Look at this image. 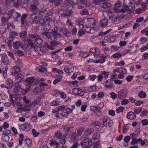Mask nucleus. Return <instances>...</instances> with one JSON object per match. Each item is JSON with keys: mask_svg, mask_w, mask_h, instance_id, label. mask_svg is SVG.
Listing matches in <instances>:
<instances>
[{"mask_svg": "<svg viewBox=\"0 0 148 148\" xmlns=\"http://www.w3.org/2000/svg\"><path fill=\"white\" fill-rule=\"evenodd\" d=\"M29 36L32 38H35V40L34 43L31 39H28L27 42L28 45H30L32 48H34L37 47L38 49H40L42 51H47V48L53 49V46H55L60 43L59 42L52 41L51 43V46H50L48 43H46L43 46L40 47H39V45L42 43V41L39 35H38L37 34H30Z\"/></svg>", "mask_w": 148, "mask_h": 148, "instance_id": "nucleus-1", "label": "nucleus"}, {"mask_svg": "<svg viewBox=\"0 0 148 148\" xmlns=\"http://www.w3.org/2000/svg\"><path fill=\"white\" fill-rule=\"evenodd\" d=\"M61 33H62L64 35H66L67 36H70L71 33L68 32L66 29L65 27L63 28H59L56 27L54 28V30L53 31L52 33L50 32H46L43 33V34L48 38H51V39H56L58 37H60L61 36Z\"/></svg>", "mask_w": 148, "mask_h": 148, "instance_id": "nucleus-2", "label": "nucleus"}, {"mask_svg": "<svg viewBox=\"0 0 148 148\" xmlns=\"http://www.w3.org/2000/svg\"><path fill=\"white\" fill-rule=\"evenodd\" d=\"M30 16L32 19L33 22L38 23L39 21L44 25V29L46 28L47 29H49L51 28V27L49 24L50 20L49 19L48 17H43L40 19V15L36 16L35 14H31Z\"/></svg>", "mask_w": 148, "mask_h": 148, "instance_id": "nucleus-3", "label": "nucleus"}, {"mask_svg": "<svg viewBox=\"0 0 148 148\" xmlns=\"http://www.w3.org/2000/svg\"><path fill=\"white\" fill-rule=\"evenodd\" d=\"M38 80L35 78V77L32 76L27 77L24 81V84L25 86H28L26 89L22 90V93L23 94H26L30 90L31 85H34L38 82Z\"/></svg>", "mask_w": 148, "mask_h": 148, "instance_id": "nucleus-4", "label": "nucleus"}, {"mask_svg": "<svg viewBox=\"0 0 148 148\" xmlns=\"http://www.w3.org/2000/svg\"><path fill=\"white\" fill-rule=\"evenodd\" d=\"M102 122V125L103 127H110L112 126L113 124V121L108 116H103L101 120Z\"/></svg>", "mask_w": 148, "mask_h": 148, "instance_id": "nucleus-5", "label": "nucleus"}, {"mask_svg": "<svg viewBox=\"0 0 148 148\" xmlns=\"http://www.w3.org/2000/svg\"><path fill=\"white\" fill-rule=\"evenodd\" d=\"M92 143V140L90 138H87L82 141L81 143V145L83 148H88L90 147Z\"/></svg>", "mask_w": 148, "mask_h": 148, "instance_id": "nucleus-6", "label": "nucleus"}, {"mask_svg": "<svg viewBox=\"0 0 148 148\" xmlns=\"http://www.w3.org/2000/svg\"><path fill=\"white\" fill-rule=\"evenodd\" d=\"M66 1V7L69 8V6H73V4H75L76 3H81L82 4H84L85 2L84 0H65Z\"/></svg>", "mask_w": 148, "mask_h": 148, "instance_id": "nucleus-7", "label": "nucleus"}, {"mask_svg": "<svg viewBox=\"0 0 148 148\" xmlns=\"http://www.w3.org/2000/svg\"><path fill=\"white\" fill-rule=\"evenodd\" d=\"M47 86V84H45L43 82H39L37 85L36 87L34 88V91L36 93L41 92Z\"/></svg>", "mask_w": 148, "mask_h": 148, "instance_id": "nucleus-8", "label": "nucleus"}, {"mask_svg": "<svg viewBox=\"0 0 148 148\" xmlns=\"http://www.w3.org/2000/svg\"><path fill=\"white\" fill-rule=\"evenodd\" d=\"M32 128V125L28 123H25L18 126V128L20 131H29Z\"/></svg>", "mask_w": 148, "mask_h": 148, "instance_id": "nucleus-9", "label": "nucleus"}, {"mask_svg": "<svg viewBox=\"0 0 148 148\" xmlns=\"http://www.w3.org/2000/svg\"><path fill=\"white\" fill-rule=\"evenodd\" d=\"M1 61L2 66L4 67L7 64H10V62L9 60L6 53H2L1 54Z\"/></svg>", "mask_w": 148, "mask_h": 148, "instance_id": "nucleus-10", "label": "nucleus"}, {"mask_svg": "<svg viewBox=\"0 0 148 148\" xmlns=\"http://www.w3.org/2000/svg\"><path fill=\"white\" fill-rule=\"evenodd\" d=\"M110 73V71H101L100 74L97 76V80L98 81H101L103 78H107L109 76Z\"/></svg>", "mask_w": 148, "mask_h": 148, "instance_id": "nucleus-11", "label": "nucleus"}, {"mask_svg": "<svg viewBox=\"0 0 148 148\" xmlns=\"http://www.w3.org/2000/svg\"><path fill=\"white\" fill-rule=\"evenodd\" d=\"M58 110H61L62 111L60 114L62 116V117L63 116H67V108H66L64 106H59V107H58ZM62 117H60V118H62Z\"/></svg>", "mask_w": 148, "mask_h": 148, "instance_id": "nucleus-12", "label": "nucleus"}, {"mask_svg": "<svg viewBox=\"0 0 148 148\" xmlns=\"http://www.w3.org/2000/svg\"><path fill=\"white\" fill-rule=\"evenodd\" d=\"M128 91L125 90V89H123L120 91H119L118 92V97L120 99L125 98L126 97Z\"/></svg>", "mask_w": 148, "mask_h": 148, "instance_id": "nucleus-13", "label": "nucleus"}, {"mask_svg": "<svg viewBox=\"0 0 148 148\" xmlns=\"http://www.w3.org/2000/svg\"><path fill=\"white\" fill-rule=\"evenodd\" d=\"M10 96L11 97L10 101H11L13 105H15V103L16 105L18 107V111H19L21 110H22V104H21V103H20V102H17L16 103H15V101H14L13 99L12 95H10Z\"/></svg>", "mask_w": 148, "mask_h": 148, "instance_id": "nucleus-14", "label": "nucleus"}, {"mask_svg": "<svg viewBox=\"0 0 148 148\" xmlns=\"http://www.w3.org/2000/svg\"><path fill=\"white\" fill-rule=\"evenodd\" d=\"M79 27L80 28H84V29L85 33L86 32H91V31H92V29L94 30V29H92L91 28L90 26H87L85 25V24L84 23V24H81L80 25ZM93 32H91V33H92Z\"/></svg>", "mask_w": 148, "mask_h": 148, "instance_id": "nucleus-15", "label": "nucleus"}, {"mask_svg": "<svg viewBox=\"0 0 148 148\" xmlns=\"http://www.w3.org/2000/svg\"><path fill=\"white\" fill-rule=\"evenodd\" d=\"M78 138V136L77 135V134L75 132H73L71 134V135H69L68 139L70 142H74L77 140Z\"/></svg>", "mask_w": 148, "mask_h": 148, "instance_id": "nucleus-16", "label": "nucleus"}, {"mask_svg": "<svg viewBox=\"0 0 148 148\" xmlns=\"http://www.w3.org/2000/svg\"><path fill=\"white\" fill-rule=\"evenodd\" d=\"M6 84L7 89H11L13 86L14 82L10 78H8L6 80Z\"/></svg>", "mask_w": 148, "mask_h": 148, "instance_id": "nucleus-17", "label": "nucleus"}, {"mask_svg": "<svg viewBox=\"0 0 148 148\" xmlns=\"http://www.w3.org/2000/svg\"><path fill=\"white\" fill-rule=\"evenodd\" d=\"M73 93L75 94H78L79 95H83L84 92L82 89L79 88H74L72 90Z\"/></svg>", "mask_w": 148, "mask_h": 148, "instance_id": "nucleus-18", "label": "nucleus"}, {"mask_svg": "<svg viewBox=\"0 0 148 148\" xmlns=\"http://www.w3.org/2000/svg\"><path fill=\"white\" fill-rule=\"evenodd\" d=\"M103 84L105 87L107 89L112 88L113 86V83L109 81L108 80H106L103 83Z\"/></svg>", "mask_w": 148, "mask_h": 148, "instance_id": "nucleus-19", "label": "nucleus"}, {"mask_svg": "<svg viewBox=\"0 0 148 148\" xmlns=\"http://www.w3.org/2000/svg\"><path fill=\"white\" fill-rule=\"evenodd\" d=\"M20 69L18 66H14L12 68L11 70V73L12 75L17 74L18 72H20Z\"/></svg>", "mask_w": 148, "mask_h": 148, "instance_id": "nucleus-20", "label": "nucleus"}, {"mask_svg": "<svg viewBox=\"0 0 148 148\" xmlns=\"http://www.w3.org/2000/svg\"><path fill=\"white\" fill-rule=\"evenodd\" d=\"M74 67L73 66L70 64L65 65L64 66V71L66 72H71L73 71Z\"/></svg>", "mask_w": 148, "mask_h": 148, "instance_id": "nucleus-21", "label": "nucleus"}, {"mask_svg": "<svg viewBox=\"0 0 148 148\" xmlns=\"http://www.w3.org/2000/svg\"><path fill=\"white\" fill-rule=\"evenodd\" d=\"M108 23V20L106 18L102 19L99 22L100 26L101 27H105L107 26Z\"/></svg>", "mask_w": 148, "mask_h": 148, "instance_id": "nucleus-22", "label": "nucleus"}, {"mask_svg": "<svg viewBox=\"0 0 148 148\" xmlns=\"http://www.w3.org/2000/svg\"><path fill=\"white\" fill-rule=\"evenodd\" d=\"M13 46L14 49H17L19 47H23V45L20 41H16L13 42Z\"/></svg>", "mask_w": 148, "mask_h": 148, "instance_id": "nucleus-23", "label": "nucleus"}, {"mask_svg": "<svg viewBox=\"0 0 148 148\" xmlns=\"http://www.w3.org/2000/svg\"><path fill=\"white\" fill-rule=\"evenodd\" d=\"M136 117V115L133 112H128L127 114V117L128 119L132 120L134 119Z\"/></svg>", "mask_w": 148, "mask_h": 148, "instance_id": "nucleus-24", "label": "nucleus"}, {"mask_svg": "<svg viewBox=\"0 0 148 148\" xmlns=\"http://www.w3.org/2000/svg\"><path fill=\"white\" fill-rule=\"evenodd\" d=\"M137 137H134V138H133L132 139V140L131 142V144L132 145H134L136 144H138L139 143V142L141 140L140 138L136 139Z\"/></svg>", "mask_w": 148, "mask_h": 148, "instance_id": "nucleus-25", "label": "nucleus"}, {"mask_svg": "<svg viewBox=\"0 0 148 148\" xmlns=\"http://www.w3.org/2000/svg\"><path fill=\"white\" fill-rule=\"evenodd\" d=\"M8 64H7V65H5L4 67L3 68H2V70L5 69L4 71H2V74L3 76V77L4 78H7L8 77V74L7 73V71L8 69Z\"/></svg>", "mask_w": 148, "mask_h": 148, "instance_id": "nucleus-26", "label": "nucleus"}, {"mask_svg": "<svg viewBox=\"0 0 148 148\" xmlns=\"http://www.w3.org/2000/svg\"><path fill=\"white\" fill-rule=\"evenodd\" d=\"M56 77L57 78L55 79L53 82V83L54 84H56L57 83L60 82L62 76L61 75H56Z\"/></svg>", "mask_w": 148, "mask_h": 148, "instance_id": "nucleus-27", "label": "nucleus"}, {"mask_svg": "<svg viewBox=\"0 0 148 148\" xmlns=\"http://www.w3.org/2000/svg\"><path fill=\"white\" fill-rule=\"evenodd\" d=\"M93 131L94 130L92 129H90V128L87 129L84 133V135L86 136H89L90 134L92 133Z\"/></svg>", "mask_w": 148, "mask_h": 148, "instance_id": "nucleus-28", "label": "nucleus"}, {"mask_svg": "<svg viewBox=\"0 0 148 148\" xmlns=\"http://www.w3.org/2000/svg\"><path fill=\"white\" fill-rule=\"evenodd\" d=\"M10 133V130H6V134H5V132H4L3 133L5 135L3 137V139L5 141H8L9 139V137L8 135H7V134H9Z\"/></svg>", "mask_w": 148, "mask_h": 148, "instance_id": "nucleus-29", "label": "nucleus"}, {"mask_svg": "<svg viewBox=\"0 0 148 148\" xmlns=\"http://www.w3.org/2000/svg\"><path fill=\"white\" fill-rule=\"evenodd\" d=\"M27 15L26 14H24L21 18V20L22 21V23L23 25H25L27 24V22L26 21V19L27 17Z\"/></svg>", "mask_w": 148, "mask_h": 148, "instance_id": "nucleus-30", "label": "nucleus"}, {"mask_svg": "<svg viewBox=\"0 0 148 148\" xmlns=\"http://www.w3.org/2000/svg\"><path fill=\"white\" fill-rule=\"evenodd\" d=\"M122 56V54L120 52H116L115 53L112 54L111 56L112 58H121Z\"/></svg>", "mask_w": 148, "mask_h": 148, "instance_id": "nucleus-31", "label": "nucleus"}, {"mask_svg": "<svg viewBox=\"0 0 148 148\" xmlns=\"http://www.w3.org/2000/svg\"><path fill=\"white\" fill-rule=\"evenodd\" d=\"M20 13H18V12H15V10H13V17L14 18V19L15 20H17V18L18 17L20 16Z\"/></svg>", "mask_w": 148, "mask_h": 148, "instance_id": "nucleus-32", "label": "nucleus"}, {"mask_svg": "<svg viewBox=\"0 0 148 148\" xmlns=\"http://www.w3.org/2000/svg\"><path fill=\"white\" fill-rule=\"evenodd\" d=\"M37 70L38 71L43 72H46L47 71L46 68L41 65H39L37 68Z\"/></svg>", "mask_w": 148, "mask_h": 148, "instance_id": "nucleus-33", "label": "nucleus"}, {"mask_svg": "<svg viewBox=\"0 0 148 148\" xmlns=\"http://www.w3.org/2000/svg\"><path fill=\"white\" fill-rule=\"evenodd\" d=\"M96 86H90L88 88L87 91L88 92H93L96 90L97 88Z\"/></svg>", "mask_w": 148, "mask_h": 148, "instance_id": "nucleus-34", "label": "nucleus"}, {"mask_svg": "<svg viewBox=\"0 0 148 148\" xmlns=\"http://www.w3.org/2000/svg\"><path fill=\"white\" fill-rule=\"evenodd\" d=\"M40 102L39 100L38 99H36V100H35L34 101L31 103H30L29 105L28 106V107H30L31 106H35L36 105H37L39 104Z\"/></svg>", "mask_w": 148, "mask_h": 148, "instance_id": "nucleus-35", "label": "nucleus"}, {"mask_svg": "<svg viewBox=\"0 0 148 148\" xmlns=\"http://www.w3.org/2000/svg\"><path fill=\"white\" fill-rule=\"evenodd\" d=\"M49 144L51 145H55L56 147H59V142H57L55 140H51Z\"/></svg>", "mask_w": 148, "mask_h": 148, "instance_id": "nucleus-36", "label": "nucleus"}, {"mask_svg": "<svg viewBox=\"0 0 148 148\" xmlns=\"http://www.w3.org/2000/svg\"><path fill=\"white\" fill-rule=\"evenodd\" d=\"M76 22L77 23V24L79 25V29H82V28L80 27L79 25H81V24H84V23H83V19H82V18H78L76 19Z\"/></svg>", "mask_w": 148, "mask_h": 148, "instance_id": "nucleus-37", "label": "nucleus"}, {"mask_svg": "<svg viewBox=\"0 0 148 148\" xmlns=\"http://www.w3.org/2000/svg\"><path fill=\"white\" fill-rule=\"evenodd\" d=\"M87 22L88 24H92L93 25H95V20L93 18H89L87 19Z\"/></svg>", "mask_w": 148, "mask_h": 148, "instance_id": "nucleus-38", "label": "nucleus"}, {"mask_svg": "<svg viewBox=\"0 0 148 148\" xmlns=\"http://www.w3.org/2000/svg\"><path fill=\"white\" fill-rule=\"evenodd\" d=\"M24 77V75L22 74H19L16 76V79L19 81H21V80H23Z\"/></svg>", "mask_w": 148, "mask_h": 148, "instance_id": "nucleus-39", "label": "nucleus"}, {"mask_svg": "<svg viewBox=\"0 0 148 148\" xmlns=\"http://www.w3.org/2000/svg\"><path fill=\"white\" fill-rule=\"evenodd\" d=\"M100 54V52L99 48L95 47V53L94 56L95 58H97Z\"/></svg>", "mask_w": 148, "mask_h": 148, "instance_id": "nucleus-40", "label": "nucleus"}, {"mask_svg": "<svg viewBox=\"0 0 148 148\" xmlns=\"http://www.w3.org/2000/svg\"><path fill=\"white\" fill-rule=\"evenodd\" d=\"M7 14H5L1 17V21L2 22H6L9 19V17L7 16Z\"/></svg>", "mask_w": 148, "mask_h": 148, "instance_id": "nucleus-41", "label": "nucleus"}, {"mask_svg": "<svg viewBox=\"0 0 148 148\" xmlns=\"http://www.w3.org/2000/svg\"><path fill=\"white\" fill-rule=\"evenodd\" d=\"M37 4H38V2H36L35 3V4H32L31 5V9L32 10H36L38 9V7L37 6Z\"/></svg>", "mask_w": 148, "mask_h": 148, "instance_id": "nucleus-42", "label": "nucleus"}, {"mask_svg": "<svg viewBox=\"0 0 148 148\" xmlns=\"http://www.w3.org/2000/svg\"><path fill=\"white\" fill-rule=\"evenodd\" d=\"M67 136V135H63L62 137V138L60 139V142L62 144H64L65 143L66 138V136Z\"/></svg>", "mask_w": 148, "mask_h": 148, "instance_id": "nucleus-43", "label": "nucleus"}, {"mask_svg": "<svg viewBox=\"0 0 148 148\" xmlns=\"http://www.w3.org/2000/svg\"><path fill=\"white\" fill-rule=\"evenodd\" d=\"M32 134L34 137H37L40 134L39 132L36 131L35 129H33L32 130Z\"/></svg>", "mask_w": 148, "mask_h": 148, "instance_id": "nucleus-44", "label": "nucleus"}, {"mask_svg": "<svg viewBox=\"0 0 148 148\" xmlns=\"http://www.w3.org/2000/svg\"><path fill=\"white\" fill-rule=\"evenodd\" d=\"M85 33V31L84 28H82L81 29H80V30H79L78 34L79 36H81L82 35L84 34Z\"/></svg>", "mask_w": 148, "mask_h": 148, "instance_id": "nucleus-45", "label": "nucleus"}, {"mask_svg": "<svg viewBox=\"0 0 148 148\" xmlns=\"http://www.w3.org/2000/svg\"><path fill=\"white\" fill-rule=\"evenodd\" d=\"M85 104L82 105L81 107V110L82 111H85L86 110V108L89 104L88 102H85Z\"/></svg>", "mask_w": 148, "mask_h": 148, "instance_id": "nucleus-46", "label": "nucleus"}, {"mask_svg": "<svg viewBox=\"0 0 148 148\" xmlns=\"http://www.w3.org/2000/svg\"><path fill=\"white\" fill-rule=\"evenodd\" d=\"M124 110V108L123 107H122V106H121V107H119L116 110V112H117V113H120V112H122Z\"/></svg>", "mask_w": 148, "mask_h": 148, "instance_id": "nucleus-47", "label": "nucleus"}, {"mask_svg": "<svg viewBox=\"0 0 148 148\" xmlns=\"http://www.w3.org/2000/svg\"><path fill=\"white\" fill-rule=\"evenodd\" d=\"M59 95L61 98H66L67 96L66 93H65L64 91H59Z\"/></svg>", "mask_w": 148, "mask_h": 148, "instance_id": "nucleus-48", "label": "nucleus"}, {"mask_svg": "<svg viewBox=\"0 0 148 148\" xmlns=\"http://www.w3.org/2000/svg\"><path fill=\"white\" fill-rule=\"evenodd\" d=\"M24 138V135L23 134H20V137L18 138V141L19 144L20 145H22V142H23Z\"/></svg>", "mask_w": 148, "mask_h": 148, "instance_id": "nucleus-49", "label": "nucleus"}, {"mask_svg": "<svg viewBox=\"0 0 148 148\" xmlns=\"http://www.w3.org/2000/svg\"><path fill=\"white\" fill-rule=\"evenodd\" d=\"M138 95L140 98H145L146 94L144 91H140L138 94Z\"/></svg>", "mask_w": 148, "mask_h": 148, "instance_id": "nucleus-50", "label": "nucleus"}, {"mask_svg": "<svg viewBox=\"0 0 148 148\" xmlns=\"http://www.w3.org/2000/svg\"><path fill=\"white\" fill-rule=\"evenodd\" d=\"M114 10L116 12H125V9L120 8L119 7H115Z\"/></svg>", "mask_w": 148, "mask_h": 148, "instance_id": "nucleus-51", "label": "nucleus"}, {"mask_svg": "<svg viewBox=\"0 0 148 148\" xmlns=\"http://www.w3.org/2000/svg\"><path fill=\"white\" fill-rule=\"evenodd\" d=\"M20 35L21 38L25 39L27 36V33L26 32H23L20 33Z\"/></svg>", "mask_w": 148, "mask_h": 148, "instance_id": "nucleus-52", "label": "nucleus"}, {"mask_svg": "<svg viewBox=\"0 0 148 148\" xmlns=\"http://www.w3.org/2000/svg\"><path fill=\"white\" fill-rule=\"evenodd\" d=\"M52 71L54 72H57V73H60V74H63L64 73V72L62 71H61V70H59V69H57V68H53V69H52Z\"/></svg>", "mask_w": 148, "mask_h": 148, "instance_id": "nucleus-53", "label": "nucleus"}, {"mask_svg": "<svg viewBox=\"0 0 148 148\" xmlns=\"http://www.w3.org/2000/svg\"><path fill=\"white\" fill-rule=\"evenodd\" d=\"M100 136V134L99 132H95L94 134L93 138L94 139H97L99 138Z\"/></svg>", "mask_w": 148, "mask_h": 148, "instance_id": "nucleus-54", "label": "nucleus"}, {"mask_svg": "<svg viewBox=\"0 0 148 148\" xmlns=\"http://www.w3.org/2000/svg\"><path fill=\"white\" fill-rule=\"evenodd\" d=\"M71 107L72 108L71 109H70L69 108H67V116L68 115L69 113H71L73 111V110L75 109V106L74 105H72Z\"/></svg>", "mask_w": 148, "mask_h": 148, "instance_id": "nucleus-55", "label": "nucleus"}, {"mask_svg": "<svg viewBox=\"0 0 148 148\" xmlns=\"http://www.w3.org/2000/svg\"><path fill=\"white\" fill-rule=\"evenodd\" d=\"M127 71L126 69L125 68H119L120 73H122L123 74H125L126 73Z\"/></svg>", "mask_w": 148, "mask_h": 148, "instance_id": "nucleus-56", "label": "nucleus"}, {"mask_svg": "<svg viewBox=\"0 0 148 148\" xmlns=\"http://www.w3.org/2000/svg\"><path fill=\"white\" fill-rule=\"evenodd\" d=\"M97 76L96 75H90L88 77V79L91 81H93L96 78Z\"/></svg>", "mask_w": 148, "mask_h": 148, "instance_id": "nucleus-57", "label": "nucleus"}, {"mask_svg": "<svg viewBox=\"0 0 148 148\" xmlns=\"http://www.w3.org/2000/svg\"><path fill=\"white\" fill-rule=\"evenodd\" d=\"M125 63L123 60H121L119 62H116L115 64V65L116 66H123L124 65Z\"/></svg>", "mask_w": 148, "mask_h": 148, "instance_id": "nucleus-58", "label": "nucleus"}, {"mask_svg": "<svg viewBox=\"0 0 148 148\" xmlns=\"http://www.w3.org/2000/svg\"><path fill=\"white\" fill-rule=\"evenodd\" d=\"M17 35H18V33L15 32H11L10 33V38H13Z\"/></svg>", "mask_w": 148, "mask_h": 148, "instance_id": "nucleus-59", "label": "nucleus"}, {"mask_svg": "<svg viewBox=\"0 0 148 148\" xmlns=\"http://www.w3.org/2000/svg\"><path fill=\"white\" fill-rule=\"evenodd\" d=\"M84 131V129L82 127H80L77 130V132L79 136H81L82 135L83 131Z\"/></svg>", "mask_w": 148, "mask_h": 148, "instance_id": "nucleus-60", "label": "nucleus"}, {"mask_svg": "<svg viewBox=\"0 0 148 148\" xmlns=\"http://www.w3.org/2000/svg\"><path fill=\"white\" fill-rule=\"evenodd\" d=\"M59 104V103L58 101H53L50 103V105L52 106H57Z\"/></svg>", "mask_w": 148, "mask_h": 148, "instance_id": "nucleus-61", "label": "nucleus"}, {"mask_svg": "<svg viewBox=\"0 0 148 148\" xmlns=\"http://www.w3.org/2000/svg\"><path fill=\"white\" fill-rule=\"evenodd\" d=\"M104 106V103L103 102H100L98 104L97 106V108L98 109H101L102 108H103Z\"/></svg>", "mask_w": 148, "mask_h": 148, "instance_id": "nucleus-62", "label": "nucleus"}, {"mask_svg": "<svg viewBox=\"0 0 148 148\" xmlns=\"http://www.w3.org/2000/svg\"><path fill=\"white\" fill-rule=\"evenodd\" d=\"M110 97L113 99H115L117 97V94H116L115 92H111L110 94Z\"/></svg>", "mask_w": 148, "mask_h": 148, "instance_id": "nucleus-63", "label": "nucleus"}, {"mask_svg": "<svg viewBox=\"0 0 148 148\" xmlns=\"http://www.w3.org/2000/svg\"><path fill=\"white\" fill-rule=\"evenodd\" d=\"M104 94L103 92H99L97 94V97L98 98L101 99L103 97Z\"/></svg>", "mask_w": 148, "mask_h": 148, "instance_id": "nucleus-64", "label": "nucleus"}]
</instances>
